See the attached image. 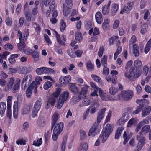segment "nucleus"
<instances>
[{"label":"nucleus","instance_id":"obj_1","mask_svg":"<svg viewBox=\"0 0 151 151\" xmlns=\"http://www.w3.org/2000/svg\"><path fill=\"white\" fill-rule=\"evenodd\" d=\"M113 127L111 124H107L105 126V129H103L101 135L100 136V139L103 138L102 142L104 143L108 137L113 131Z\"/></svg>","mask_w":151,"mask_h":151},{"label":"nucleus","instance_id":"obj_2","mask_svg":"<svg viewBox=\"0 0 151 151\" xmlns=\"http://www.w3.org/2000/svg\"><path fill=\"white\" fill-rule=\"evenodd\" d=\"M69 96V93L67 91L63 92L60 96L58 101L57 102L56 106L57 108L60 109L63 104L68 99Z\"/></svg>","mask_w":151,"mask_h":151},{"label":"nucleus","instance_id":"obj_3","mask_svg":"<svg viewBox=\"0 0 151 151\" xmlns=\"http://www.w3.org/2000/svg\"><path fill=\"white\" fill-rule=\"evenodd\" d=\"M129 74L128 75V70H127L124 73V75L131 81H134L139 76L138 74L135 71V69L133 67H131L129 70Z\"/></svg>","mask_w":151,"mask_h":151},{"label":"nucleus","instance_id":"obj_4","mask_svg":"<svg viewBox=\"0 0 151 151\" xmlns=\"http://www.w3.org/2000/svg\"><path fill=\"white\" fill-rule=\"evenodd\" d=\"M143 135L142 133H140L139 135L137 136L136 139L138 141V143L136 147L137 149L134 151H139L145 144L146 139Z\"/></svg>","mask_w":151,"mask_h":151},{"label":"nucleus","instance_id":"obj_5","mask_svg":"<svg viewBox=\"0 0 151 151\" xmlns=\"http://www.w3.org/2000/svg\"><path fill=\"white\" fill-rule=\"evenodd\" d=\"M42 103L41 99L37 100L35 103L32 111V116L35 118L37 115V113L41 108Z\"/></svg>","mask_w":151,"mask_h":151},{"label":"nucleus","instance_id":"obj_6","mask_svg":"<svg viewBox=\"0 0 151 151\" xmlns=\"http://www.w3.org/2000/svg\"><path fill=\"white\" fill-rule=\"evenodd\" d=\"M120 95L121 96L123 99L126 101L130 100L133 96V92L131 90H124L122 91Z\"/></svg>","mask_w":151,"mask_h":151},{"label":"nucleus","instance_id":"obj_7","mask_svg":"<svg viewBox=\"0 0 151 151\" xmlns=\"http://www.w3.org/2000/svg\"><path fill=\"white\" fill-rule=\"evenodd\" d=\"M98 124L96 122L94 123L93 125L89 130L88 133V136L92 135L93 136L99 132V130L98 128Z\"/></svg>","mask_w":151,"mask_h":151},{"label":"nucleus","instance_id":"obj_8","mask_svg":"<svg viewBox=\"0 0 151 151\" xmlns=\"http://www.w3.org/2000/svg\"><path fill=\"white\" fill-rule=\"evenodd\" d=\"M71 80V77L70 75L64 77H61L59 79V82L63 86H65Z\"/></svg>","mask_w":151,"mask_h":151},{"label":"nucleus","instance_id":"obj_9","mask_svg":"<svg viewBox=\"0 0 151 151\" xmlns=\"http://www.w3.org/2000/svg\"><path fill=\"white\" fill-rule=\"evenodd\" d=\"M99 104L98 102H94L89 107L88 109L87 110V113L88 112L90 109L91 114H93L95 113L98 109Z\"/></svg>","mask_w":151,"mask_h":151},{"label":"nucleus","instance_id":"obj_10","mask_svg":"<svg viewBox=\"0 0 151 151\" xmlns=\"http://www.w3.org/2000/svg\"><path fill=\"white\" fill-rule=\"evenodd\" d=\"M106 109L104 108L100 110L98 113L97 118V123L99 124L104 116V114Z\"/></svg>","mask_w":151,"mask_h":151},{"label":"nucleus","instance_id":"obj_11","mask_svg":"<svg viewBox=\"0 0 151 151\" xmlns=\"http://www.w3.org/2000/svg\"><path fill=\"white\" fill-rule=\"evenodd\" d=\"M129 118V114L127 112H125L122 114V117L118 121L120 125L123 124L127 122Z\"/></svg>","mask_w":151,"mask_h":151},{"label":"nucleus","instance_id":"obj_12","mask_svg":"<svg viewBox=\"0 0 151 151\" xmlns=\"http://www.w3.org/2000/svg\"><path fill=\"white\" fill-rule=\"evenodd\" d=\"M57 98H55L53 96H51L49 97L48 101L46 102V108L47 109L49 108V106L51 104L52 106H53L56 102V100H57Z\"/></svg>","mask_w":151,"mask_h":151},{"label":"nucleus","instance_id":"obj_13","mask_svg":"<svg viewBox=\"0 0 151 151\" xmlns=\"http://www.w3.org/2000/svg\"><path fill=\"white\" fill-rule=\"evenodd\" d=\"M15 81V79L13 77L9 78L7 84L5 87V90L7 91H9L12 88Z\"/></svg>","mask_w":151,"mask_h":151},{"label":"nucleus","instance_id":"obj_14","mask_svg":"<svg viewBox=\"0 0 151 151\" xmlns=\"http://www.w3.org/2000/svg\"><path fill=\"white\" fill-rule=\"evenodd\" d=\"M72 0H65V4L63 5V13H64V12L67 9H71L73 5Z\"/></svg>","mask_w":151,"mask_h":151},{"label":"nucleus","instance_id":"obj_15","mask_svg":"<svg viewBox=\"0 0 151 151\" xmlns=\"http://www.w3.org/2000/svg\"><path fill=\"white\" fill-rule=\"evenodd\" d=\"M151 111V107L149 106H145L142 111L141 115L142 117H145L148 115Z\"/></svg>","mask_w":151,"mask_h":151},{"label":"nucleus","instance_id":"obj_16","mask_svg":"<svg viewBox=\"0 0 151 151\" xmlns=\"http://www.w3.org/2000/svg\"><path fill=\"white\" fill-rule=\"evenodd\" d=\"M32 76L31 75L29 74L25 76L23 79L22 84V85H23L24 83H25L24 84V87H26L27 83V82L28 81V83L32 81Z\"/></svg>","mask_w":151,"mask_h":151},{"label":"nucleus","instance_id":"obj_17","mask_svg":"<svg viewBox=\"0 0 151 151\" xmlns=\"http://www.w3.org/2000/svg\"><path fill=\"white\" fill-rule=\"evenodd\" d=\"M21 80L19 78H17L15 81V83L13 89V92L15 93L19 89Z\"/></svg>","mask_w":151,"mask_h":151},{"label":"nucleus","instance_id":"obj_18","mask_svg":"<svg viewBox=\"0 0 151 151\" xmlns=\"http://www.w3.org/2000/svg\"><path fill=\"white\" fill-rule=\"evenodd\" d=\"M58 114L57 113H54L52 117V121L51 122V131L52 130L55 124L57 121L58 120Z\"/></svg>","mask_w":151,"mask_h":151},{"label":"nucleus","instance_id":"obj_19","mask_svg":"<svg viewBox=\"0 0 151 151\" xmlns=\"http://www.w3.org/2000/svg\"><path fill=\"white\" fill-rule=\"evenodd\" d=\"M95 18L96 21L98 23L100 24L101 23L103 19L102 14L100 12H98L96 13L95 14Z\"/></svg>","mask_w":151,"mask_h":151},{"label":"nucleus","instance_id":"obj_20","mask_svg":"<svg viewBox=\"0 0 151 151\" xmlns=\"http://www.w3.org/2000/svg\"><path fill=\"white\" fill-rule=\"evenodd\" d=\"M6 108V104L4 102L0 103V114L2 116L4 114Z\"/></svg>","mask_w":151,"mask_h":151},{"label":"nucleus","instance_id":"obj_21","mask_svg":"<svg viewBox=\"0 0 151 151\" xmlns=\"http://www.w3.org/2000/svg\"><path fill=\"white\" fill-rule=\"evenodd\" d=\"M13 116L15 118L17 117L18 115V107L17 102H14L13 106Z\"/></svg>","mask_w":151,"mask_h":151},{"label":"nucleus","instance_id":"obj_22","mask_svg":"<svg viewBox=\"0 0 151 151\" xmlns=\"http://www.w3.org/2000/svg\"><path fill=\"white\" fill-rule=\"evenodd\" d=\"M69 90L71 91L74 93H78V90L77 87L73 83H70L69 86Z\"/></svg>","mask_w":151,"mask_h":151},{"label":"nucleus","instance_id":"obj_23","mask_svg":"<svg viewBox=\"0 0 151 151\" xmlns=\"http://www.w3.org/2000/svg\"><path fill=\"white\" fill-rule=\"evenodd\" d=\"M63 123H60L56 124L54 127V129H55L58 132H60L59 134H60L61 132L63 130Z\"/></svg>","mask_w":151,"mask_h":151},{"label":"nucleus","instance_id":"obj_24","mask_svg":"<svg viewBox=\"0 0 151 151\" xmlns=\"http://www.w3.org/2000/svg\"><path fill=\"white\" fill-rule=\"evenodd\" d=\"M111 4V2L109 1L107 5H105L102 7V13L105 15H107L109 13V8Z\"/></svg>","mask_w":151,"mask_h":151},{"label":"nucleus","instance_id":"obj_25","mask_svg":"<svg viewBox=\"0 0 151 151\" xmlns=\"http://www.w3.org/2000/svg\"><path fill=\"white\" fill-rule=\"evenodd\" d=\"M119 9V6L115 3L112 4L111 7V13L112 15H114Z\"/></svg>","mask_w":151,"mask_h":151},{"label":"nucleus","instance_id":"obj_26","mask_svg":"<svg viewBox=\"0 0 151 151\" xmlns=\"http://www.w3.org/2000/svg\"><path fill=\"white\" fill-rule=\"evenodd\" d=\"M88 148V145L86 143L83 142L80 145L78 151H86Z\"/></svg>","mask_w":151,"mask_h":151},{"label":"nucleus","instance_id":"obj_27","mask_svg":"<svg viewBox=\"0 0 151 151\" xmlns=\"http://www.w3.org/2000/svg\"><path fill=\"white\" fill-rule=\"evenodd\" d=\"M119 95H117L116 97L115 98H112L110 96H101V99L102 100L105 101H108L109 100H117L119 99Z\"/></svg>","mask_w":151,"mask_h":151},{"label":"nucleus","instance_id":"obj_28","mask_svg":"<svg viewBox=\"0 0 151 151\" xmlns=\"http://www.w3.org/2000/svg\"><path fill=\"white\" fill-rule=\"evenodd\" d=\"M150 128L149 125H146L142 127L141 132L140 133H142V134H145L146 133H148L150 131Z\"/></svg>","mask_w":151,"mask_h":151},{"label":"nucleus","instance_id":"obj_29","mask_svg":"<svg viewBox=\"0 0 151 151\" xmlns=\"http://www.w3.org/2000/svg\"><path fill=\"white\" fill-rule=\"evenodd\" d=\"M136 102L140 105H143V107L145 105L148 104L149 101L146 99H142L141 100H137L136 101Z\"/></svg>","mask_w":151,"mask_h":151},{"label":"nucleus","instance_id":"obj_30","mask_svg":"<svg viewBox=\"0 0 151 151\" xmlns=\"http://www.w3.org/2000/svg\"><path fill=\"white\" fill-rule=\"evenodd\" d=\"M133 53L135 57H137L139 55V47L138 45L136 44L133 45Z\"/></svg>","mask_w":151,"mask_h":151},{"label":"nucleus","instance_id":"obj_31","mask_svg":"<svg viewBox=\"0 0 151 151\" xmlns=\"http://www.w3.org/2000/svg\"><path fill=\"white\" fill-rule=\"evenodd\" d=\"M123 129V128L122 127L119 128L116 131L115 136V139H119V137L121 135Z\"/></svg>","mask_w":151,"mask_h":151},{"label":"nucleus","instance_id":"obj_32","mask_svg":"<svg viewBox=\"0 0 151 151\" xmlns=\"http://www.w3.org/2000/svg\"><path fill=\"white\" fill-rule=\"evenodd\" d=\"M30 111V107L29 106L25 105L22 109V113L23 114H29Z\"/></svg>","mask_w":151,"mask_h":151},{"label":"nucleus","instance_id":"obj_33","mask_svg":"<svg viewBox=\"0 0 151 151\" xmlns=\"http://www.w3.org/2000/svg\"><path fill=\"white\" fill-rule=\"evenodd\" d=\"M75 37L76 40L79 42L82 41L83 40L82 34L80 32H76L75 34Z\"/></svg>","mask_w":151,"mask_h":151},{"label":"nucleus","instance_id":"obj_34","mask_svg":"<svg viewBox=\"0 0 151 151\" xmlns=\"http://www.w3.org/2000/svg\"><path fill=\"white\" fill-rule=\"evenodd\" d=\"M151 45V39L147 43L144 50L145 52L147 54L150 50Z\"/></svg>","mask_w":151,"mask_h":151},{"label":"nucleus","instance_id":"obj_35","mask_svg":"<svg viewBox=\"0 0 151 151\" xmlns=\"http://www.w3.org/2000/svg\"><path fill=\"white\" fill-rule=\"evenodd\" d=\"M45 67H42L37 68L36 72L37 74L38 75H40L45 73Z\"/></svg>","mask_w":151,"mask_h":151},{"label":"nucleus","instance_id":"obj_36","mask_svg":"<svg viewBox=\"0 0 151 151\" xmlns=\"http://www.w3.org/2000/svg\"><path fill=\"white\" fill-rule=\"evenodd\" d=\"M141 29L140 31V33L141 34L143 35L145 33L148 28L147 25L146 24H142L141 26Z\"/></svg>","mask_w":151,"mask_h":151},{"label":"nucleus","instance_id":"obj_37","mask_svg":"<svg viewBox=\"0 0 151 151\" xmlns=\"http://www.w3.org/2000/svg\"><path fill=\"white\" fill-rule=\"evenodd\" d=\"M118 89L117 88L114 87H111L109 89V93L113 95L116 94L118 92Z\"/></svg>","mask_w":151,"mask_h":151},{"label":"nucleus","instance_id":"obj_38","mask_svg":"<svg viewBox=\"0 0 151 151\" xmlns=\"http://www.w3.org/2000/svg\"><path fill=\"white\" fill-rule=\"evenodd\" d=\"M61 90H62L60 88H57L55 91L53 93L52 96L57 99L58 96L60 95Z\"/></svg>","mask_w":151,"mask_h":151},{"label":"nucleus","instance_id":"obj_39","mask_svg":"<svg viewBox=\"0 0 151 151\" xmlns=\"http://www.w3.org/2000/svg\"><path fill=\"white\" fill-rule=\"evenodd\" d=\"M143 107V105H139V106L137 107L136 109L133 111L132 112V114L133 115H135L138 114L140 112Z\"/></svg>","mask_w":151,"mask_h":151},{"label":"nucleus","instance_id":"obj_40","mask_svg":"<svg viewBox=\"0 0 151 151\" xmlns=\"http://www.w3.org/2000/svg\"><path fill=\"white\" fill-rule=\"evenodd\" d=\"M109 20L108 19H106L104 20L102 24V27L104 30L106 29L109 27Z\"/></svg>","mask_w":151,"mask_h":151},{"label":"nucleus","instance_id":"obj_41","mask_svg":"<svg viewBox=\"0 0 151 151\" xmlns=\"http://www.w3.org/2000/svg\"><path fill=\"white\" fill-rule=\"evenodd\" d=\"M59 133L60 132H58V131H57L55 129L53 130L52 139L54 141H56L58 137L60 134Z\"/></svg>","mask_w":151,"mask_h":151},{"label":"nucleus","instance_id":"obj_42","mask_svg":"<svg viewBox=\"0 0 151 151\" xmlns=\"http://www.w3.org/2000/svg\"><path fill=\"white\" fill-rule=\"evenodd\" d=\"M88 87L86 85H85L82 88L80 92V95H84L86 94L88 91Z\"/></svg>","mask_w":151,"mask_h":151},{"label":"nucleus","instance_id":"obj_43","mask_svg":"<svg viewBox=\"0 0 151 151\" xmlns=\"http://www.w3.org/2000/svg\"><path fill=\"white\" fill-rule=\"evenodd\" d=\"M122 49V48L121 47H118L116 51L114 54V60H116L117 58L118 55L121 53Z\"/></svg>","mask_w":151,"mask_h":151},{"label":"nucleus","instance_id":"obj_44","mask_svg":"<svg viewBox=\"0 0 151 151\" xmlns=\"http://www.w3.org/2000/svg\"><path fill=\"white\" fill-rule=\"evenodd\" d=\"M42 143V138H40L39 139L35 140L33 141L32 145L35 146H39Z\"/></svg>","mask_w":151,"mask_h":151},{"label":"nucleus","instance_id":"obj_45","mask_svg":"<svg viewBox=\"0 0 151 151\" xmlns=\"http://www.w3.org/2000/svg\"><path fill=\"white\" fill-rule=\"evenodd\" d=\"M60 29L61 32H63L64 30L65 29L66 27V24L64 22L63 20H61L60 22Z\"/></svg>","mask_w":151,"mask_h":151},{"label":"nucleus","instance_id":"obj_46","mask_svg":"<svg viewBox=\"0 0 151 151\" xmlns=\"http://www.w3.org/2000/svg\"><path fill=\"white\" fill-rule=\"evenodd\" d=\"M17 46L19 50H22L25 47V45L24 42L20 41L19 43L17 44Z\"/></svg>","mask_w":151,"mask_h":151},{"label":"nucleus","instance_id":"obj_47","mask_svg":"<svg viewBox=\"0 0 151 151\" xmlns=\"http://www.w3.org/2000/svg\"><path fill=\"white\" fill-rule=\"evenodd\" d=\"M134 65L136 68H139L141 67L142 63L140 60H137L134 61Z\"/></svg>","mask_w":151,"mask_h":151},{"label":"nucleus","instance_id":"obj_48","mask_svg":"<svg viewBox=\"0 0 151 151\" xmlns=\"http://www.w3.org/2000/svg\"><path fill=\"white\" fill-rule=\"evenodd\" d=\"M136 122V119L134 118H132L130 119L128 121L127 126L128 127H129L131 126L132 125L135 124Z\"/></svg>","mask_w":151,"mask_h":151},{"label":"nucleus","instance_id":"obj_49","mask_svg":"<svg viewBox=\"0 0 151 151\" xmlns=\"http://www.w3.org/2000/svg\"><path fill=\"white\" fill-rule=\"evenodd\" d=\"M107 57L106 55H104L103 56V58L101 60V64L103 66H104V67L107 66Z\"/></svg>","mask_w":151,"mask_h":151},{"label":"nucleus","instance_id":"obj_50","mask_svg":"<svg viewBox=\"0 0 151 151\" xmlns=\"http://www.w3.org/2000/svg\"><path fill=\"white\" fill-rule=\"evenodd\" d=\"M52 85V83L50 81H48L45 83L44 85V88L45 90H47L50 88Z\"/></svg>","mask_w":151,"mask_h":151},{"label":"nucleus","instance_id":"obj_51","mask_svg":"<svg viewBox=\"0 0 151 151\" xmlns=\"http://www.w3.org/2000/svg\"><path fill=\"white\" fill-rule=\"evenodd\" d=\"M92 78L95 81L99 83L101 82L102 80L101 78L96 75L93 74L91 75Z\"/></svg>","mask_w":151,"mask_h":151},{"label":"nucleus","instance_id":"obj_52","mask_svg":"<svg viewBox=\"0 0 151 151\" xmlns=\"http://www.w3.org/2000/svg\"><path fill=\"white\" fill-rule=\"evenodd\" d=\"M55 72L53 69L45 67V73L47 74H52Z\"/></svg>","mask_w":151,"mask_h":151},{"label":"nucleus","instance_id":"obj_53","mask_svg":"<svg viewBox=\"0 0 151 151\" xmlns=\"http://www.w3.org/2000/svg\"><path fill=\"white\" fill-rule=\"evenodd\" d=\"M86 65L88 69L91 70L93 69V66L90 61H88L86 63Z\"/></svg>","mask_w":151,"mask_h":151},{"label":"nucleus","instance_id":"obj_54","mask_svg":"<svg viewBox=\"0 0 151 151\" xmlns=\"http://www.w3.org/2000/svg\"><path fill=\"white\" fill-rule=\"evenodd\" d=\"M90 102L89 100L85 96L84 98L83 101V105L85 106H87L90 104Z\"/></svg>","mask_w":151,"mask_h":151},{"label":"nucleus","instance_id":"obj_55","mask_svg":"<svg viewBox=\"0 0 151 151\" xmlns=\"http://www.w3.org/2000/svg\"><path fill=\"white\" fill-rule=\"evenodd\" d=\"M32 92V90L28 88L26 90V96L27 98H29L31 96Z\"/></svg>","mask_w":151,"mask_h":151},{"label":"nucleus","instance_id":"obj_56","mask_svg":"<svg viewBox=\"0 0 151 151\" xmlns=\"http://www.w3.org/2000/svg\"><path fill=\"white\" fill-rule=\"evenodd\" d=\"M67 139L65 138L63 139V141L61 145V150L62 151H65V145L66 144Z\"/></svg>","mask_w":151,"mask_h":151},{"label":"nucleus","instance_id":"obj_57","mask_svg":"<svg viewBox=\"0 0 151 151\" xmlns=\"http://www.w3.org/2000/svg\"><path fill=\"white\" fill-rule=\"evenodd\" d=\"M4 48L6 50H12L13 48V46L10 43H7L4 46Z\"/></svg>","mask_w":151,"mask_h":151},{"label":"nucleus","instance_id":"obj_58","mask_svg":"<svg viewBox=\"0 0 151 151\" xmlns=\"http://www.w3.org/2000/svg\"><path fill=\"white\" fill-rule=\"evenodd\" d=\"M81 99V97L79 96H74L73 98V101L74 103L76 104L79 102Z\"/></svg>","mask_w":151,"mask_h":151},{"label":"nucleus","instance_id":"obj_59","mask_svg":"<svg viewBox=\"0 0 151 151\" xmlns=\"http://www.w3.org/2000/svg\"><path fill=\"white\" fill-rule=\"evenodd\" d=\"M149 71L148 67L146 65H145L143 67V73L145 76L147 75Z\"/></svg>","mask_w":151,"mask_h":151},{"label":"nucleus","instance_id":"obj_60","mask_svg":"<svg viewBox=\"0 0 151 151\" xmlns=\"http://www.w3.org/2000/svg\"><path fill=\"white\" fill-rule=\"evenodd\" d=\"M25 15L26 20L28 22H31L32 19L30 17V14L28 12H26L25 13Z\"/></svg>","mask_w":151,"mask_h":151},{"label":"nucleus","instance_id":"obj_61","mask_svg":"<svg viewBox=\"0 0 151 151\" xmlns=\"http://www.w3.org/2000/svg\"><path fill=\"white\" fill-rule=\"evenodd\" d=\"M18 70L19 72L21 74L26 73V66L20 67Z\"/></svg>","mask_w":151,"mask_h":151},{"label":"nucleus","instance_id":"obj_62","mask_svg":"<svg viewBox=\"0 0 151 151\" xmlns=\"http://www.w3.org/2000/svg\"><path fill=\"white\" fill-rule=\"evenodd\" d=\"M119 22L118 20H116L114 21L113 24V27L114 29H116L119 27Z\"/></svg>","mask_w":151,"mask_h":151},{"label":"nucleus","instance_id":"obj_63","mask_svg":"<svg viewBox=\"0 0 151 151\" xmlns=\"http://www.w3.org/2000/svg\"><path fill=\"white\" fill-rule=\"evenodd\" d=\"M11 108V107H9V106H7V117L9 119H10L11 118L12 115Z\"/></svg>","mask_w":151,"mask_h":151},{"label":"nucleus","instance_id":"obj_64","mask_svg":"<svg viewBox=\"0 0 151 151\" xmlns=\"http://www.w3.org/2000/svg\"><path fill=\"white\" fill-rule=\"evenodd\" d=\"M130 9H129V8L127 6H125L124 7L123 9L120 11V13L121 14H123L124 12L128 13L130 12Z\"/></svg>","mask_w":151,"mask_h":151}]
</instances>
